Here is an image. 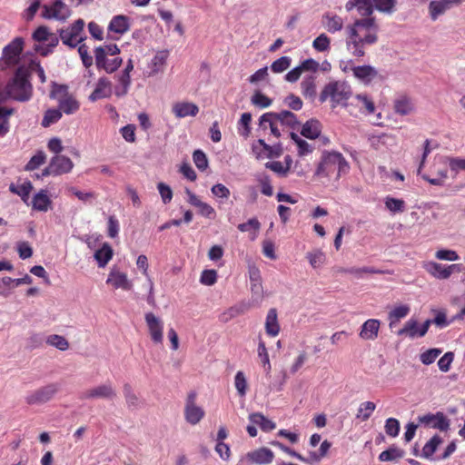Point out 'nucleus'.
Masks as SVG:
<instances>
[{
    "label": "nucleus",
    "mask_w": 465,
    "mask_h": 465,
    "mask_svg": "<svg viewBox=\"0 0 465 465\" xmlns=\"http://www.w3.org/2000/svg\"><path fill=\"white\" fill-rule=\"evenodd\" d=\"M347 31V49L355 57L364 56L365 47L378 42L379 25L372 16L356 19Z\"/></svg>",
    "instance_id": "f257e3e1"
},
{
    "label": "nucleus",
    "mask_w": 465,
    "mask_h": 465,
    "mask_svg": "<svg viewBox=\"0 0 465 465\" xmlns=\"http://www.w3.org/2000/svg\"><path fill=\"white\" fill-rule=\"evenodd\" d=\"M10 99L18 102L29 101L33 95V86L29 81V71L25 66H19L13 78L6 84Z\"/></svg>",
    "instance_id": "f03ea898"
},
{
    "label": "nucleus",
    "mask_w": 465,
    "mask_h": 465,
    "mask_svg": "<svg viewBox=\"0 0 465 465\" xmlns=\"http://www.w3.org/2000/svg\"><path fill=\"white\" fill-rule=\"evenodd\" d=\"M349 170V164L341 153H324L318 164L315 174L322 177H329L337 171V176Z\"/></svg>",
    "instance_id": "7ed1b4c3"
},
{
    "label": "nucleus",
    "mask_w": 465,
    "mask_h": 465,
    "mask_svg": "<svg viewBox=\"0 0 465 465\" xmlns=\"http://www.w3.org/2000/svg\"><path fill=\"white\" fill-rule=\"evenodd\" d=\"M25 48V40L23 37H15L2 51L0 57V70L4 71L7 68L16 66L20 61L22 53Z\"/></svg>",
    "instance_id": "20e7f679"
},
{
    "label": "nucleus",
    "mask_w": 465,
    "mask_h": 465,
    "mask_svg": "<svg viewBox=\"0 0 465 465\" xmlns=\"http://www.w3.org/2000/svg\"><path fill=\"white\" fill-rule=\"evenodd\" d=\"M351 94V86L341 81L327 84L320 94V102L324 103L328 98L332 102V107L347 101Z\"/></svg>",
    "instance_id": "39448f33"
},
{
    "label": "nucleus",
    "mask_w": 465,
    "mask_h": 465,
    "mask_svg": "<svg viewBox=\"0 0 465 465\" xmlns=\"http://www.w3.org/2000/svg\"><path fill=\"white\" fill-rule=\"evenodd\" d=\"M84 22L83 19H77L70 26L60 29L59 39L64 45L74 48L84 40Z\"/></svg>",
    "instance_id": "423d86ee"
},
{
    "label": "nucleus",
    "mask_w": 465,
    "mask_h": 465,
    "mask_svg": "<svg viewBox=\"0 0 465 465\" xmlns=\"http://www.w3.org/2000/svg\"><path fill=\"white\" fill-rule=\"evenodd\" d=\"M62 93L63 94L57 98L59 110L66 114H73L77 112L80 108L79 102L67 92L65 85H54V89L52 91V96L55 97L56 94Z\"/></svg>",
    "instance_id": "0eeeda50"
},
{
    "label": "nucleus",
    "mask_w": 465,
    "mask_h": 465,
    "mask_svg": "<svg viewBox=\"0 0 465 465\" xmlns=\"http://www.w3.org/2000/svg\"><path fill=\"white\" fill-rule=\"evenodd\" d=\"M422 267L430 275L439 280H447L453 272H460V265L457 263L443 265L430 261L424 262Z\"/></svg>",
    "instance_id": "6e6552de"
},
{
    "label": "nucleus",
    "mask_w": 465,
    "mask_h": 465,
    "mask_svg": "<svg viewBox=\"0 0 465 465\" xmlns=\"http://www.w3.org/2000/svg\"><path fill=\"white\" fill-rule=\"evenodd\" d=\"M274 453L268 448L262 447L248 452L242 457L237 465H266L273 460Z\"/></svg>",
    "instance_id": "1a4fd4ad"
},
{
    "label": "nucleus",
    "mask_w": 465,
    "mask_h": 465,
    "mask_svg": "<svg viewBox=\"0 0 465 465\" xmlns=\"http://www.w3.org/2000/svg\"><path fill=\"white\" fill-rule=\"evenodd\" d=\"M58 390L59 387L57 384H47L28 393L25 397V402L28 405L43 404L49 401L56 394Z\"/></svg>",
    "instance_id": "9d476101"
},
{
    "label": "nucleus",
    "mask_w": 465,
    "mask_h": 465,
    "mask_svg": "<svg viewBox=\"0 0 465 465\" xmlns=\"http://www.w3.org/2000/svg\"><path fill=\"white\" fill-rule=\"evenodd\" d=\"M197 394L195 391H191L186 399L184 408V417L188 423L196 425L204 417V411L195 403Z\"/></svg>",
    "instance_id": "9b49d317"
},
{
    "label": "nucleus",
    "mask_w": 465,
    "mask_h": 465,
    "mask_svg": "<svg viewBox=\"0 0 465 465\" xmlns=\"http://www.w3.org/2000/svg\"><path fill=\"white\" fill-rule=\"evenodd\" d=\"M70 15V8L62 0H54L52 5H44L42 7V16L45 19L65 20Z\"/></svg>",
    "instance_id": "f8f14e48"
},
{
    "label": "nucleus",
    "mask_w": 465,
    "mask_h": 465,
    "mask_svg": "<svg viewBox=\"0 0 465 465\" xmlns=\"http://www.w3.org/2000/svg\"><path fill=\"white\" fill-rule=\"evenodd\" d=\"M116 397V391L111 383H104L99 386L91 388L84 391L80 399L90 400V399H106L114 400Z\"/></svg>",
    "instance_id": "ddd939ff"
},
{
    "label": "nucleus",
    "mask_w": 465,
    "mask_h": 465,
    "mask_svg": "<svg viewBox=\"0 0 465 465\" xmlns=\"http://www.w3.org/2000/svg\"><path fill=\"white\" fill-rule=\"evenodd\" d=\"M144 319L152 341L156 344L163 343V323L162 320L156 317L153 312H147Z\"/></svg>",
    "instance_id": "4468645a"
},
{
    "label": "nucleus",
    "mask_w": 465,
    "mask_h": 465,
    "mask_svg": "<svg viewBox=\"0 0 465 465\" xmlns=\"http://www.w3.org/2000/svg\"><path fill=\"white\" fill-rule=\"evenodd\" d=\"M430 325V321L427 320L422 325L419 326L417 320L411 318L407 321L404 327L398 331L399 336L406 335L411 339L415 337H423Z\"/></svg>",
    "instance_id": "2eb2a0df"
},
{
    "label": "nucleus",
    "mask_w": 465,
    "mask_h": 465,
    "mask_svg": "<svg viewBox=\"0 0 465 465\" xmlns=\"http://www.w3.org/2000/svg\"><path fill=\"white\" fill-rule=\"evenodd\" d=\"M420 424H423L427 427L438 429L441 431H445L450 427V421L442 412H437L436 414L428 413L418 417Z\"/></svg>",
    "instance_id": "dca6fc26"
},
{
    "label": "nucleus",
    "mask_w": 465,
    "mask_h": 465,
    "mask_svg": "<svg viewBox=\"0 0 465 465\" xmlns=\"http://www.w3.org/2000/svg\"><path fill=\"white\" fill-rule=\"evenodd\" d=\"M94 57L96 67L98 69H104L108 74L115 72L121 66L123 62L120 57L107 59L104 57V52L102 48H95Z\"/></svg>",
    "instance_id": "f3484780"
},
{
    "label": "nucleus",
    "mask_w": 465,
    "mask_h": 465,
    "mask_svg": "<svg viewBox=\"0 0 465 465\" xmlns=\"http://www.w3.org/2000/svg\"><path fill=\"white\" fill-rule=\"evenodd\" d=\"M249 274L252 302L260 303L264 297L261 272L257 268L253 267L250 269Z\"/></svg>",
    "instance_id": "a211bd4d"
},
{
    "label": "nucleus",
    "mask_w": 465,
    "mask_h": 465,
    "mask_svg": "<svg viewBox=\"0 0 465 465\" xmlns=\"http://www.w3.org/2000/svg\"><path fill=\"white\" fill-rule=\"evenodd\" d=\"M113 94L112 83L106 77L98 79L95 87L89 96V100L95 102L100 99L109 98Z\"/></svg>",
    "instance_id": "6ab92c4d"
},
{
    "label": "nucleus",
    "mask_w": 465,
    "mask_h": 465,
    "mask_svg": "<svg viewBox=\"0 0 465 465\" xmlns=\"http://www.w3.org/2000/svg\"><path fill=\"white\" fill-rule=\"evenodd\" d=\"M106 283L112 285L115 289H123L124 291H130L133 287V284L128 280L126 273L118 270H112L110 272Z\"/></svg>",
    "instance_id": "aec40b11"
},
{
    "label": "nucleus",
    "mask_w": 465,
    "mask_h": 465,
    "mask_svg": "<svg viewBox=\"0 0 465 465\" xmlns=\"http://www.w3.org/2000/svg\"><path fill=\"white\" fill-rule=\"evenodd\" d=\"M186 193L188 195V203L199 209V213L206 218L213 219L215 217V210L208 203L201 201L199 197L191 192L189 189H186Z\"/></svg>",
    "instance_id": "412c9836"
},
{
    "label": "nucleus",
    "mask_w": 465,
    "mask_h": 465,
    "mask_svg": "<svg viewBox=\"0 0 465 465\" xmlns=\"http://www.w3.org/2000/svg\"><path fill=\"white\" fill-rule=\"evenodd\" d=\"M32 38L38 43H50L51 46H57L59 43V37L45 25L38 26L33 33Z\"/></svg>",
    "instance_id": "4be33fe9"
},
{
    "label": "nucleus",
    "mask_w": 465,
    "mask_h": 465,
    "mask_svg": "<svg viewBox=\"0 0 465 465\" xmlns=\"http://www.w3.org/2000/svg\"><path fill=\"white\" fill-rule=\"evenodd\" d=\"M354 8L363 17H371L373 14V5L371 0H348L345 5L347 12H351Z\"/></svg>",
    "instance_id": "5701e85b"
},
{
    "label": "nucleus",
    "mask_w": 465,
    "mask_h": 465,
    "mask_svg": "<svg viewBox=\"0 0 465 465\" xmlns=\"http://www.w3.org/2000/svg\"><path fill=\"white\" fill-rule=\"evenodd\" d=\"M393 110L401 116L408 115L415 110L412 99L405 94L398 96L393 101Z\"/></svg>",
    "instance_id": "b1692460"
},
{
    "label": "nucleus",
    "mask_w": 465,
    "mask_h": 465,
    "mask_svg": "<svg viewBox=\"0 0 465 465\" xmlns=\"http://www.w3.org/2000/svg\"><path fill=\"white\" fill-rule=\"evenodd\" d=\"M274 117L281 125L289 127L291 129H296L300 126V122L295 114L291 111L282 110L279 113L272 112V114H269L268 117Z\"/></svg>",
    "instance_id": "393cba45"
},
{
    "label": "nucleus",
    "mask_w": 465,
    "mask_h": 465,
    "mask_svg": "<svg viewBox=\"0 0 465 465\" xmlns=\"http://www.w3.org/2000/svg\"><path fill=\"white\" fill-rule=\"evenodd\" d=\"M354 77L364 84H370L378 76L377 70L371 65H358L351 67Z\"/></svg>",
    "instance_id": "a878e982"
},
{
    "label": "nucleus",
    "mask_w": 465,
    "mask_h": 465,
    "mask_svg": "<svg viewBox=\"0 0 465 465\" xmlns=\"http://www.w3.org/2000/svg\"><path fill=\"white\" fill-rule=\"evenodd\" d=\"M381 322L377 319H369L363 322L360 331V337L363 340L373 341L378 337Z\"/></svg>",
    "instance_id": "bb28decb"
},
{
    "label": "nucleus",
    "mask_w": 465,
    "mask_h": 465,
    "mask_svg": "<svg viewBox=\"0 0 465 465\" xmlns=\"http://www.w3.org/2000/svg\"><path fill=\"white\" fill-rule=\"evenodd\" d=\"M461 0H440L431 1L429 5V11L432 20H436L440 15H442L453 5H460Z\"/></svg>",
    "instance_id": "cd10ccee"
},
{
    "label": "nucleus",
    "mask_w": 465,
    "mask_h": 465,
    "mask_svg": "<svg viewBox=\"0 0 465 465\" xmlns=\"http://www.w3.org/2000/svg\"><path fill=\"white\" fill-rule=\"evenodd\" d=\"M322 22L325 29L331 34L340 32L344 25V21L341 16L330 13L322 15Z\"/></svg>",
    "instance_id": "c85d7f7f"
},
{
    "label": "nucleus",
    "mask_w": 465,
    "mask_h": 465,
    "mask_svg": "<svg viewBox=\"0 0 465 465\" xmlns=\"http://www.w3.org/2000/svg\"><path fill=\"white\" fill-rule=\"evenodd\" d=\"M52 167H54L56 175L68 173L72 171L74 163L69 157L64 155H55L51 159Z\"/></svg>",
    "instance_id": "c756f323"
},
{
    "label": "nucleus",
    "mask_w": 465,
    "mask_h": 465,
    "mask_svg": "<svg viewBox=\"0 0 465 465\" xmlns=\"http://www.w3.org/2000/svg\"><path fill=\"white\" fill-rule=\"evenodd\" d=\"M173 113L178 118L195 116L199 113V107L193 103H176L173 106Z\"/></svg>",
    "instance_id": "7c9ffc66"
},
{
    "label": "nucleus",
    "mask_w": 465,
    "mask_h": 465,
    "mask_svg": "<svg viewBox=\"0 0 465 465\" xmlns=\"http://www.w3.org/2000/svg\"><path fill=\"white\" fill-rule=\"evenodd\" d=\"M265 331L270 337H276L281 331V327L278 322L277 310L272 308L268 311L265 320Z\"/></svg>",
    "instance_id": "2f4dec72"
},
{
    "label": "nucleus",
    "mask_w": 465,
    "mask_h": 465,
    "mask_svg": "<svg viewBox=\"0 0 465 465\" xmlns=\"http://www.w3.org/2000/svg\"><path fill=\"white\" fill-rule=\"evenodd\" d=\"M130 29L129 17L126 15H119L112 18L108 25V31L119 35L126 33Z\"/></svg>",
    "instance_id": "473e14b6"
},
{
    "label": "nucleus",
    "mask_w": 465,
    "mask_h": 465,
    "mask_svg": "<svg viewBox=\"0 0 465 465\" xmlns=\"http://www.w3.org/2000/svg\"><path fill=\"white\" fill-rule=\"evenodd\" d=\"M355 105L364 114H371L375 112V104L371 96L366 94H359L354 97Z\"/></svg>",
    "instance_id": "72a5a7b5"
},
{
    "label": "nucleus",
    "mask_w": 465,
    "mask_h": 465,
    "mask_svg": "<svg viewBox=\"0 0 465 465\" xmlns=\"http://www.w3.org/2000/svg\"><path fill=\"white\" fill-rule=\"evenodd\" d=\"M321 132V123L316 119H311L302 125L301 134L308 139H316Z\"/></svg>",
    "instance_id": "f704fd0d"
},
{
    "label": "nucleus",
    "mask_w": 465,
    "mask_h": 465,
    "mask_svg": "<svg viewBox=\"0 0 465 465\" xmlns=\"http://www.w3.org/2000/svg\"><path fill=\"white\" fill-rule=\"evenodd\" d=\"M257 354L266 376H270L272 364L270 361L269 352L264 341L261 338L258 342Z\"/></svg>",
    "instance_id": "c9c22d12"
},
{
    "label": "nucleus",
    "mask_w": 465,
    "mask_h": 465,
    "mask_svg": "<svg viewBox=\"0 0 465 465\" xmlns=\"http://www.w3.org/2000/svg\"><path fill=\"white\" fill-rule=\"evenodd\" d=\"M269 114H272V112L265 113L260 117V127L266 130L270 128L271 134L279 138L281 136V132L278 128V124H280L274 117H268Z\"/></svg>",
    "instance_id": "e433bc0d"
},
{
    "label": "nucleus",
    "mask_w": 465,
    "mask_h": 465,
    "mask_svg": "<svg viewBox=\"0 0 465 465\" xmlns=\"http://www.w3.org/2000/svg\"><path fill=\"white\" fill-rule=\"evenodd\" d=\"M51 204L52 201L47 195V192L45 190H41L32 200L33 208L40 212H46L50 208Z\"/></svg>",
    "instance_id": "4c0bfd02"
},
{
    "label": "nucleus",
    "mask_w": 465,
    "mask_h": 465,
    "mask_svg": "<svg viewBox=\"0 0 465 465\" xmlns=\"http://www.w3.org/2000/svg\"><path fill=\"white\" fill-rule=\"evenodd\" d=\"M249 420L252 424L258 425L261 430L265 432L272 431L276 427L273 421L270 420L260 412L250 414Z\"/></svg>",
    "instance_id": "58836bf2"
},
{
    "label": "nucleus",
    "mask_w": 465,
    "mask_h": 465,
    "mask_svg": "<svg viewBox=\"0 0 465 465\" xmlns=\"http://www.w3.org/2000/svg\"><path fill=\"white\" fill-rule=\"evenodd\" d=\"M316 78L313 75H307L301 83L302 94L305 98L313 100L316 96Z\"/></svg>",
    "instance_id": "ea45409f"
},
{
    "label": "nucleus",
    "mask_w": 465,
    "mask_h": 465,
    "mask_svg": "<svg viewBox=\"0 0 465 465\" xmlns=\"http://www.w3.org/2000/svg\"><path fill=\"white\" fill-rule=\"evenodd\" d=\"M410 312L411 308L409 305L406 304L400 305L392 309L388 314L390 328H392L401 319L405 318L410 313Z\"/></svg>",
    "instance_id": "a19ab883"
},
{
    "label": "nucleus",
    "mask_w": 465,
    "mask_h": 465,
    "mask_svg": "<svg viewBox=\"0 0 465 465\" xmlns=\"http://www.w3.org/2000/svg\"><path fill=\"white\" fill-rule=\"evenodd\" d=\"M118 84L114 86V92L117 97L124 96L129 90L131 84V76L127 73H121L117 76Z\"/></svg>",
    "instance_id": "79ce46f5"
},
{
    "label": "nucleus",
    "mask_w": 465,
    "mask_h": 465,
    "mask_svg": "<svg viewBox=\"0 0 465 465\" xmlns=\"http://www.w3.org/2000/svg\"><path fill=\"white\" fill-rule=\"evenodd\" d=\"M113 257V249L108 243H104L102 248L94 253L99 267H104Z\"/></svg>",
    "instance_id": "37998d69"
},
{
    "label": "nucleus",
    "mask_w": 465,
    "mask_h": 465,
    "mask_svg": "<svg viewBox=\"0 0 465 465\" xmlns=\"http://www.w3.org/2000/svg\"><path fill=\"white\" fill-rule=\"evenodd\" d=\"M376 409V404L372 401L361 402L357 410L356 419L361 421L368 420Z\"/></svg>",
    "instance_id": "c03bdc74"
},
{
    "label": "nucleus",
    "mask_w": 465,
    "mask_h": 465,
    "mask_svg": "<svg viewBox=\"0 0 465 465\" xmlns=\"http://www.w3.org/2000/svg\"><path fill=\"white\" fill-rule=\"evenodd\" d=\"M312 47L320 53L329 52L331 49V38L325 33H322L312 41Z\"/></svg>",
    "instance_id": "a18cd8bd"
},
{
    "label": "nucleus",
    "mask_w": 465,
    "mask_h": 465,
    "mask_svg": "<svg viewBox=\"0 0 465 465\" xmlns=\"http://www.w3.org/2000/svg\"><path fill=\"white\" fill-rule=\"evenodd\" d=\"M14 109L0 107V136L5 135L10 128L8 117L14 114Z\"/></svg>",
    "instance_id": "49530a36"
},
{
    "label": "nucleus",
    "mask_w": 465,
    "mask_h": 465,
    "mask_svg": "<svg viewBox=\"0 0 465 465\" xmlns=\"http://www.w3.org/2000/svg\"><path fill=\"white\" fill-rule=\"evenodd\" d=\"M168 58L167 51H160L158 52L154 57L152 59V73L157 74L160 71H163L166 60Z\"/></svg>",
    "instance_id": "de8ad7c7"
},
{
    "label": "nucleus",
    "mask_w": 465,
    "mask_h": 465,
    "mask_svg": "<svg viewBox=\"0 0 465 465\" xmlns=\"http://www.w3.org/2000/svg\"><path fill=\"white\" fill-rule=\"evenodd\" d=\"M46 343L50 346L55 347L60 351H66L69 348L68 341L61 335L52 334L46 338Z\"/></svg>",
    "instance_id": "09e8293b"
},
{
    "label": "nucleus",
    "mask_w": 465,
    "mask_h": 465,
    "mask_svg": "<svg viewBox=\"0 0 465 465\" xmlns=\"http://www.w3.org/2000/svg\"><path fill=\"white\" fill-rule=\"evenodd\" d=\"M251 122L252 114L250 113H243L239 120L238 132L242 136L245 138H247L251 134Z\"/></svg>",
    "instance_id": "8fccbe9b"
},
{
    "label": "nucleus",
    "mask_w": 465,
    "mask_h": 465,
    "mask_svg": "<svg viewBox=\"0 0 465 465\" xmlns=\"http://www.w3.org/2000/svg\"><path fill=\"white\" fill-rule=\"evenodd\" d=\"M404 455V451L398 449V448H395V447H391V448H389L388 450L381 452V454L379 455V460L381 461H391V460H397L401 458H402Z\"/></svg>",
    "instance_id": "3c124183"
},
{
    "label": "nucleus",
    "mask_w": 465,
    "mask_h": 465,
    "mask_svg": "<svg viewBox=\"0 0 465 465\" xmlns=\"http://www.w3.org/2000/svg\"><path fill=\"white\" fill-rule=\"evenodd\" d=\"M291 138L295 142L298 147V154L304 156L312 152V147L303 139H302L297 134L290 133Z\"/></svg>",
    "instance_id": "603ef678"
},
{
    "label": "nucleus",
    "mask_w": 465,
    "mask_h": 465,
    "mask_svg": "<svg viewBox=\"0 0 465 465\" xmlns=\"http://www.w3.org/2000/svg\"><path fill=\"white\" fill-rule=\"evenodd\" d=\"M62 118V112L57 109H48L45 111L44 118L42 120V125L48 127L51 124L57 123Z\"/></svg>",
    "instance_id": "864d4df0"
},
{
    "label": "nucleus",
    "mask_w": 465,
    "mask_h": 465,
    "mask_svg": "<svg viewBox=\"0 0 465 465\" xmlns=\"http://www.w3.org/2000/svg\"><path fill=\"white\" fill-rule=\"evenodd\" d=\"M292 64V58L289 56H282L272 62L271 70L275 74H280L286 71Z\"/></svg>",
    "instance_id": "5fc2aeb1"
},
{
    "label": "nucleus",
    "mask_w": 465,
    "mask_h": 465,
    "mask_svg": "<svg viewBox=\"0 0 465 465\" xmlns=\"http://www.w3.org/2000/svg\"><path fill=\"white\" fill-rule=\"evenodd\" d=\"M385 206L391 212L402 213L405 210V202L401 199L388 196L385 199Z\"/></svg>",
    "instance_id": "6e6d98bb"
},
{
    "label": "nucleus",
    "mask_w": 465,
    "mask_h": 465,
    "mask_svg": "<svg viewBox=\"0 0 465 465\" xmlns=\"http://www.w3.org/2000/svg\"><path fill=\"white\" fill-rule=\"evenodd\" d=\"M441 442V439L439 436H433L423 447L422 456L424 458L431 457L436 451L438 446Z\"/></svg>",
    "instance_id": "4d7b16f0"
},
{
    "label": "nucleus",
    "mask_w": 465,
    "mask_h": 465,
    "mask_svg": "<svg viewBox=\"0 0 465 465\" xmlns=\"http://www.w3.org/2000/svg\"><path fill=\"white\" fill-rule=\"evenodd\" d=\"M45 153L43 151H39L34 156L31 157L29 162L26 163L25 169L26 171H34L37 169L40 165L45 163Z\"/></svg>",
    "instance_id": "13d9d810"
},
{
    "label": "nucleus",
    "mask_w": 465,
    "mask_h": 465,
    "mask_svg": "<svg viewBox=\"0 0 465 465\" xmlns=\"http://www.w3.org/2000/svg\"><path fill=\"white\" fill-rule=\"evenodd\" d=\"M234 385H235V388L237 390L238 394L241 397L245 396V394L247 392L248 385H247V380H246L245 375H244V373L242 371H239L235 374Z\"/></svg>",
    "instance_id": "bf43d9fd"
},
{
    "label": "nucleus",
    "mask_w": 465,
    "mask_h": 465,
    "mask_svg": "<svg viewBox=\"0 0 465 465\" xmlns=\"http://www.w3.org/2000/svg\"><path fill=\"white\" fill-rule=\"evenodd\" d=\"M252 104L260 108H267L269 107L272 100L261 93L260 91H256L251 98Z\"/></svg>",
    "instance_id": "052dcab7"
},
{
    "label": "nucleus",
    "mask_w": 465,
    "mask_h": 465,
    "mask_svg": "<svg viewBox=\"0 0 465 465\" xmlns=\"http://www.w3.org/2000/svg\"><path fill=\"white\" fill-rule=\"evenodd\" d=\"M373 8L382 13L391 14L393 12L396 0H373Z\"/></svg>",
    "instance_id": "680f3d73"
},
{
    "label": "nucleus",
    "mask_w": 465,
    "mask_h": 465,
    "mask_svg": "<svg viewBox=\"0 0 465 465\" xmlns=\"http://www.w3.org/2000/svg\"><path fill=\"white\" fill-rule=\"evenodd\" d=\"M29 5L26 9H25L23 13V17L26 21H31L34 19L35 14L41 6V0H27Z\"/></svg>",
    "instance_id": "e2e57ef3"
},
{
    "label": "nucleus",
    "mask_w": 465,
    "mask_h": 465,
    "mask_svg": "<svg viewBox=\"0 0 465 465\" xmlns=\"http://www.w3.org/2000/svg\"><path fill=\"white\" fill-rule=\"evenodd\" d=\"M123 392L128 407L138 406V397L134 392L132 386L129 383H125L123 387Z\"/></svg>",
    "instance_id": "0e129e2a"
},
{
    "label": "nucleus",
    "mask_w": 465,
    "mask_h": 465,
    "mask_svg": "<svg viewBox=\"0 0 465 465\" xmlns=\"http://www.w3.org/2000/svg\"><path fill=\"white\" fill-rule=\"evenodd\" d=\"M307 259L313 268H319L325 262V255L322 251H315L307 253Z\"/></svg>",
    "instance_id": "69168bd1"
},
{
    "label": "nucleus",
    "mask_w": 465,
    "mask_h": 465,
    "mask_svg": "<svg viewBox=\"0 0 465 465\" xmlns=\"http://www.w3.org/2000/svg\"><path fill=\"white\" fill-rule=\"evenodd\" d=\"M384 429L388 436L396 437L400 432V422L395 418H389L385 421Z\"/></svg>",
    "instance_id": "338daca9"
},
{
    "label": "nucleus",
    "mask_w": 465,
    "mask_h": 465,
    "mask_svg": "<svg viewBox=\"0 0 465 465\" xmlns=\"http://www.w3.org/2000/svg\"><path fill=\"white\" fill-rule=\"evenodd\" d=\"M193 160L196 167L201 171H204L208 167L206 154L201 150H195L193 152Z\"/></svg>",
    "instance_id": "774afa93"
}]
</instances>
